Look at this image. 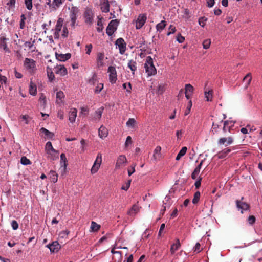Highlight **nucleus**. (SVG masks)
Here are the masks:
<instances>
[{
  "mask_svg": "<svg viewBox=\"0 0 262 262\" xmlns=\"http://www.w3.org/2000/svg\"><path fill=\"white\" fill-rule=\"evenodd\" d=\"M53 147L51 142L48 141L46 143L45 146V150L46 151L47 154L52 149H53Z\"/></svg>",
  "mask_w": 262,
  "mask_h": 262,
  "instance_id": "nucleus-44",
  "label": "nucleus"
},
{
  "mask_svg": "<svg viewBox=\"0 0 262 262\" xmlns=\"http://www.w3.org/2000/svg\"><path fill=\"white\" fill-rule=\"evenodd\" d=\"M145 73L148 77L154 76L157 73V70L154 65L153 59L151 56H147L144 63Z\"/></svg>",
  "mask_w": 262,
  "mask_h": 262,
  "instance_id": "nucleus-1",
  "label": "nucleus"
},
{
  "mask_svg": "<svg viewBox=\"0 0 262 262\" xmlns=\"http://www.w3.org/2000/svg\"><path fill=\"white\" fill-rule=\"evenodd\" d=\"M96 74L94 73L92 77L89 80L88 83L91 85H94L96 83Z\"/></svg>",
  "mask_w": 262,
  "mask_h": 262,
  "instance_id": "nucleus-48",
  "label": "nucleus"
},
{
  "mask_svg": "<svg viewBox=\"0 0 262 262\" xmlns=\"http://www.w3.org/2000/svg\"><path fill=\"white\" fill-rule=\"evenodd\" d=\"M234 123L235 122L232 120L225 121L224 123L223 131L225 132L227 131L230 132V127L229 125V124H234Z\"/></svg>",
  "mask_w": 262,
  "mask_h": 262,
  "instance_id": "nucleus-34",
  "label": "nucleus"
},
{
  "mask_svg": "<svg viewBox=\"0 0 262 262\" xmlns=\"http://www.w3.org/2000/svg\"><path fill=\"white\" fill-rule=\"evenodd\" d=\"M34 41H26L24 43V46L26 48H27L29 50H31L32 51L35 50V47H34Z\"/></svg>",
  "mask_w": 262,
  "mask_h": 262,
  "instance_id": "nucleus-39",
  "label": "nucleus"
},
{
  "mask_svg": "<svg viewBox=\"0 0 262 262\" xmlns=\"http://www.w3.org/2000/svg\"><path fill=\"white\" fill-rule=\"evenodd\" d=\"M29 91L30 94L32 96H35L37 93L36 85L32 81H31L30 82Z\"/></svg>",
  "mask_w": 262,
  "mask_h": 262,
  "instance_id": "nucleus-22",
  "label": "nucleus"
},
{
  "mask_svg": "<svg viewBox=\"0 0 262 262\" xmlns=\"http://www.w3.org/2000/svg\"><path fill=\"white\" fill-rule=\"evenodd\" d=\"M64 98V94L61 91L57 92L56 93V103L60 104L63 102Z\"/></svg>",
  "mask_w": 262,
  "mask_h": 262,
  "instance_id": "nucleus-28",
  "label": "nucleus"
},
{
  "mask_svg": "<svg viewBox=\"0 0 262 262\" xmlns=\"http://www.w3.org/2000/svg\"><path fill=\"white\" fill-rule=\"evenodd\" d=\"M211 44L210 39H206L203 42V47L204 49H208L209 48Z\"/></svg>",
  "mask_w": 262,
  "mask_h": 262,
  "instance_id": "nucleus-49",
  "label": "nucleus"
},
{
  "mask_svg": "<svg viewBox=\"0 0 262 262\" xmlns=\"http://www.w3.org/2000/svg\"><path fill=\"white\" fill-rule=\"evenodd\" d=\"M207 18H205V17H201L199 19V24L201 27H204L205 25V22Z\"/></svg>",
  "mask_w": 262,
  "mask_h": 262,
  "instance_id": "nucleus-57",
  "label": "nucleus"
},
{
  "mask_svg": "<svg viewBox=\"0 0 262 262\" xmlns=\"http://www.w3.org/2000/svg\"><path fill=\"white\" fill-rule=\"evenodd\" d=\"M55 56L56 59L60 61H66L71 57V54L70 53L62 54L56 53Z\"/></svg>",
  "mask_w": 262,
  "mask_h": 262,
  "instance_id": "nucleus-19",
  "label": "nucleus"
},
{
  "mask_svg": "<svg viewBox=\"0 0 262 262\" xmlns=\"http://www.w3.org/2000/svg\"><path fill=\"white\" fill-rule=\"evenodd\" d=\"M55 73L61 76L66 75L68 73L67 69L63 65L57 66L55 68Z\"/></svg>",
  "mask_w": 262,
  "mask_h": 262,
  "instance_id": "nucleus-15",
  "label": "nucleus"
},
{
  "mask_svg": "<svg viewBox=\"0 0 262 262\" xmlns=\"http://www.w3.org/2000/svg\"><path fill=\"white\" fill-rule=\"evenodd\" d=\"M97 26H98V27L97 28V31L98 32H102L103 29V27L102 21V20L101 19H99L98 20V21H97Z\"/></svg>",
  "mask_w": 262,
  "mask_h": 262,
  "instance_id": "nucleus-46",
  "label": "nucleus"
},
{
  "mask_svg": "<svg viewBox=\"0 0 262 262\" xmlns=\"http://www.w3.org/2000/svg\"><path fill=\"white\" fill-rule=\"evenodd\" d=\"M108 134V130L103 125H101L98 129L99 137L101 139L106 138Z\"/></svg>",
  "mask_w": 262,
  "mask_h": 262,
  "instance_id": "nucleus-17",
  "label": "nucleus"
},
{
  "mask_svg": "<svg viewBox=\"0 0 262 262\" xmlns=\"http://www.w3.org/2000/svg\"><path fill=\"white\" fill-rule=\"evenodd\" d=\"M140 210V207L136 204L134 205L127 211V214L129 216H135Z\"/></svg>",
  "mask_w": 262,
  "mask_h": 262,
  "instance_id": "nucleus-21",
  "label": "nucleus"
},
{
  "mask_svg": "<svg viewBox=\"0 0 262 262\" xmlns=\"http://www.w3.org/2000/svg\"><path fill=\"white\" fill-rule=\"evenodd\" d=\"M8 40V38H6L4 36L0 37V48L3 49L5 52L10 53V50L8 47L7 41Z\"/></svg>",
  "mask_w": 262,
  "mask_h": 262,
  "instance_id": "nucleus-12",
  "label": "nucleus"
},
{
  "mask_svg": "<svg viewBox=\"0 0 262 262\" xmlns=\"http://www.w3.org/2000/svg\"><path fill=\"white\" fill-rule=\"evenodd\" d=\"M67 162L68 161L66 155L64 153H62L60 155V170L62 175H63L67 171V167L68 165Z\"/></svg>",
  "mask_w": 262,
  "mask_h": 262,
  "instance_id": "nucleus-5",
  "label": "nucleus"
},
{
  "mask_svg": "<svg viewBox=\"0 0 262 262\" xmlns=\"http://www.w3.org/2000/svg\"><path fill=\"white\" fill-rule=\"evenodd\" d=\"M248 222L250 225H253L255 222V217L253 215L249 216Z\"/></svg>",
  "mask_w": 262,
  "mask_h": 262,
  "instance_id": "nucleus-60",
  "label": "nucleus"
},
{
  "mask_svg": "<svg viewBox=\"0 0 262 262\" xmlns=\"http://www.w3.org/2000/svg\"><path fill=\"white\" fill-rule=\"evenodd\" d=\"M233 139L232 137H228L227 138H222L219 139L218 141L219 145H225V146H227L229 145H231L233 143Z\"/></svg>",
  "mask_w": 262,
  "mask_h": 262,
  "instance_id": "nucleus-10",
  "label": "nucleus"
},
{
  "mask_svg": "<svg viewBox=\"0 0 262 262\" xmlns=\"http://www.w3.org/2000/svg\"><path fill=\"white\" fill-rule=\"evenodd\" d=\"M127 162L126 157L124 155H120L117 160L115 168L119 169Z\"/></svg>",
  "mask_w": 262,
  "mask_h": 262,
  "instance_id": "nucleus-13",
  "label": "nucleus"
},
{
  "mask_svg": "<svg viewBox=\"0 0 262 262\" xmlns=\"http://www.w3.org/2000/svg\"><path fill=\"white\" fill-rule=\"evenodd\" d=\"M25 69L30 74H34L36 70V62L33 59L26 58L24 61Z\"/></svg>",
  "mask_w": 262,
  "mask_h": 262,
  "instance_id": "nucleus-2",
  "label": "nucleus"
},
{
  "mask_svg": "<svg viewBox=\"0 0 262 262\" xmlns=\"http://www.w3.org/2000/svg\"><path fill=\"white\" fill-rule=\"evenodd\" d=\"M63 21V18L61 17L58 18L54 30H57V31H61Z\"/></svg>",
  "mask_w": 262,
  "mask_h": 262,
  "instance_id": "nucleus-33",
  "label": "nucleus"
},
{
  "mask_svg": "<svg viewBox=\"0 0 262 262\" xmlns=\"http://www.w3.org/2000/svg\"><path fill=\"white\" fill-rule=\"evenodd\" d=\"M20 118L25 122V123L26 124H28L29 123V121H28L29 116L28 115H22L20 117Z\"/></svg>",
  "mask_w": 262,
  "mask_h": 262,
  "instance_id": "nucleus-64",
  "label": "nucleus"
},
{
  "mask_svg": "<svg viewBox=\"0 0 262 262\" xmlns=\"http://www.w3.org/2000/svg\"><path fill=\"white\" fill-rule=\"evenodd\" d=\"M187 148L186 147H183L180 150V151L178 154L176 160L177 161H179L183 156H184L187 151Z\"/></svg>",
  "mask_w": 262,
  "mask_h": 262,
  "instance_id": "nucleus-35",
  "label": "nucleus"
},
{
  "mask_svg": "<svg viewBox=\"0 0 262 262\" xmlns=\"http://www.w3.org/2000/svg\"><path fill=\"white\" fill-rule=\"evenodd\" d=\"M47 75H48V77L50 81H53L55 78L54 74L53 72L51 71H47Z\"/></svg>",
  "mask_w": 262,
  "mask_h": 262,
  "instance_id": "nucleus-51",
  "label": "nucleus"
},
{
  "mask_svg": "<svg viewBox=\"0 0 262 262\" xmlns=\"http://www.w3.org/2000/svg\"><path fill=\"white\" fill-rule=\"evenodd\" d=\"M205 98L207 101H211L213 98L212 90H207L204 91Z\"/></svg>",
  "mask_w": 262,
  "mask_h": 262,
  "instance_id": "nucleus-23",
  "label": "nucleus"
},
{
  "mask_svg": "<svg viewBox=\"0 0 262 262\" xmlns=\"http://www.w3.org/2000/svg\"><path fill=\"white\" fill-rule=\"evenodd\" d=\"M12 228L13 230H15L18 228V224L15 220H13L11 223Z\"/></svg>",
  "mask_w": 262,
  "mask_h": 262,
  "instance_id": "nucleus-58",
  "label": "nucleus"
},
{
  "mask_svg": "<svg viewBox=\"0 0 262 262\" xmlns=\"http://www.w3.org/2000/svg\"><path fill=\"white\" fill-rule=\"evenodd\" d=\"M192 101L191 100H190L189 101V103H188V104L187 106V108H186V110H185V115L186 116L188 114H189L190 112V110H191V108L192 107Z\"/></svg>",
  "mask_w": 262,
  "mask_h": 262,
  "instance_id": "nucleus-50",
  "label": "nucleus"
},
{
  "mask_svg": "<svg viewBox=\"0 0 262 262\" xmlns=\"http://www.w3.org/2000/svg\"><path fill=\"white\" fill-rule=\"evenodd\" d=\"M165 91L164 85L163 84L159 85L157 89V93L159 94H162Z\"/></svg>",
  "mask_w": 262,
  "mask_h": 262,
  "instance_id": "nucleus-53",
  "label": "nucleus"
},
{
  "mask_svg": "<svg viewBox=\"0 0 262 262\" xmlns=\"http://www.w3.org/2000/svg\"><path fill=\"white\" fill-rule=\"evenodd\" d=\"M103 89V84L102 83H98L95 89V93L96 94L99 93Z\"/></svg>",
  "mask_w": 262,
  "mask_h": 262,
  "instance_id": "nucleus-47",
  "label": "nucleus"
},
{
  "mask_svg": "<svg viewBox=\"0 0 262 262\" xmlns=\"http://www.w3.org/2000/svg\"><path fill=\"white\" fill-rule=\"evenodd\" d=\"M201 180H202V178H201L200 177H199L197 179V180H196V182H195V183H194V185H195V187H196V188H199V187H200V186H201Z\"/></svg>",
  "mask_w": 262,
  "mask_h": 262,
  "instance_id": "nucleus-63",
  "label": "nucleus"
},
{
  "mask_svg": "<svg viewBox=\"0 0 262 262\" xmlns=\"http://www.w3.org/2000/svg\"><path fill=\"white\" fill-rule=\"evenodd\" d=\"M117 22L115 20H111L108 24L106 29V33L107 35L112 36L117 29Z\"/></svg>",
  "mask_w": 262,
  "mask_h": 262,
  "instance_id": "nucleus-7",
  "label": "nucleus"
},
{
  "mask_svg": "<svg viewBox=\"0 0 262 262\" xmlns=\"http://www.w3.org/2000/svg\"><path fill=\"white\" fill-rule=\"evenodd\" d=\"M64 0H53L52 4V9L53 10H57L63 4Z\"/></svg>",
  "mask_w": 262,
  "mask_h": 262,
  "instance_id": "nucleus-24",
  "label": "nucleus"
},
{
  "mask_svg": "<svg viewBox=\"0 0 262 262\" xmlns=\"http://www.w3.org/2000/svg\"><path fill=\"white\" fill-rule=\"evenodd\" d=\"M79 12V9L77 7L73 6L70 9V17H77V15Z\"/></svg>",
  "mask_w": 262,
  "mask_h": 262,
  "instance_id": "nucleus-27",
  "label": "nucleus"
},
{
  "mask_svg": "<svg viewBox=\"0 0 262 262\" xmlns=\"http://www.w3.org/2000/svg\"><path fill=\"white\" fill-rule=\"evenodd\" d=\"M102 162V155L99 153L91 169L92 174L96 173L100 167Z\"/></svg>",
  "mask_w": 262,
  "mask_h": 262,
  "instance_id": "nucleus-4",
  "label": "nucleus"
},
{
  "mask_svg": "<svg viewBox=\"0 0 262 262\" xmlns=\"http://www.w3.org/2000/svg\"><path fill=\"white\" fill-rule=\"evenodd\" d=\"M185 93H189L190 94H192L193 90H194V88H193V86L190 84H185Z\"/></svg>",
  "mask_w": 262,
  "mask_h": 262,
  "instance_id": "nucleus-40",
  "label": "nucleus"
},
{
  "mask_svg": "<svg viewBox=\"0 0 262 262\" xmlns=\"http://www.w3.org/2000/svg\"><path fill=\"white\" fill-rule=\"evenodd\" d=\"M161 150V147L160 146H157L154 149L153 154V158L155 160H157L160 157Z\"/></svg>",
  "mask_w": 262,
  "mask_h": 262,
  "instance_id": "nucleus-26",
  "label": "nucleus"
},
{
  "mask_svg": "<svg viewBox=\"0 0 262 262\" xmlns=\"http://www.w3.org/2000/svg\"><path fill=\"white\" fill-rule=\"evenodd\" d=\"M203 162V160H202L201 161V162L200 163V164L195 167L194 171L192 173L191 178L192 179L195 180V179H197L198 176H199V174L200 173V170H201Z\"/></svg>",
  "mask_w": 262,
  "mask_h": 262,
  "instance_id": "nucleus-20",
  "label": "nucleus"
},
{
  "mask_svg": "<svg viewBox=\"0 0 262 262\" xmlns=\"http://www.w3.org/2000/svg\"><path fill=\"white\" fill-rule=\"evenodd\" d=\"M104 54L102 52H99L97 54V58H96V63L97 66L98 68L103 67L104 66Z\"/></svg>",
  "mask_w": 262,
  "mask_h": 262,
  "instance_id": "nucleus-11",
  "label": "nucleus"
},
{
  "mask_svg": "<svg viewBox=\"0 0 262 262\" xmlns=\"http://www.w3.org/2000/svg\"><path fill=\"white\" fill-rule=\"evenodd\" d=\"M132 138L130 136H128L127 137L126 141L125 143V146L126 148L128 147L129 145L132 144Z\"/></svg>",
  "mask_w": 262,
  "mask_h": 262,
  "instance_id": "nucleus-52",
  "label": "nucleus"
},
{
  "mask_svg": "<svg viewBox=\"0 0 262 262\" xmlns=\"http://www.w3.org/2000/svg\"><path fill=\"white\" fill-rule=\"evenodd\" d=\"M128 67L130 69L133 74L137 69L136 62L133 60H129L127 63Z\"/></svg>",
  "mask_w": 262,
  "mask_h": 262,
  "instance_id": "nucleus-37",
  "label": "nucleus"
},
{
  "mask_svg": "<svg viewBox=\"0 0 262 262\" xmlns=\"http://www.w3.org/2000/svg\"><path fill=\"white\" fill-rule=\"evenodd\" d=\"M100 228V225L96 223V222L92 221L91 224L90 232H97Z\"/></svg>",
  "mask_w": 262,
  "mask_h": 262,
  "instance_id": "nucleus-31",
  "label": "nucleus"
},
{
  "mask_svg": "<svg viewBox=\"0 0 262 262\" xmlns=\"http://www.w3.org/2000/svg\"><path fill=\"white\" fill-rule=\"evenodd\" d=\"M46 247L48 248L51 252L56 253L57 252L61 247L57 241H54L52 244H48Z\"/></svg>",
  "mask_w": 262,
  "mask_h": 262,
  "instance_id": "nucleus-9",
  "label": "nucleus"
},
{
  "mask_svg": "<svg viewBox=\"0 0 262 262\" xmlns=\"http://www.w3.org/2000/svg\"><path fill=\"white\" fill-rule=\"evenodd\" d=\"M185 38L182 36L180 34H178L177 37V41L179 43H182L184 41Z\"/></svg>",
  "mask_w": 262,
  "mask_h": 262,
  "instance_id": "nucleus-62",
  "label": "nucleus"
},
{
  "mask_svg": "<svg viewBox=\"0 0 262 262\" xmlns=\"http://www.w3.org/2000/svg\"><path fill=\"white\" fill-rule=\"evenodd\" d=\"M108 79L111 84H114L117 80V75L116 68L114 66H109L107 69Z\"/></svg>",
  "mask_w": 262,
  "mask_h": 262,
  "instance_id": "nucleus-3",
  "label": "nucleus"
},
{
  "mask_svg": "<svg viewBox=\"0 0 262 262\" xmlns=\"http://www.w3.org/2000/svg\"><path fill=\"white\" fill-rule=\"evenodd\" d=\"M49 177L51 181L53 183H56L58 180V174L55 171L51 170L49 172Z\"/></svg>",
  "mask_w": 262,
  "mask_h": 262,
  "instance_id": "nucleus-32",
  "label": "nucleus"
},
{
  "mask_svg": "<svg viewBox=\"0 0 262 262\" xmlns=\"http://www.w3.org/2000/svg\"><path fill=\"white\" fill-rule=\"evenodd\" d=\"M103 107H100L95 111V116L94 117L95 120H100L101 118L103 111Z\"/></svg>",
  "mask_w": 262,
  "mask_h": 262,
  "instance_id": "nucleus-36",
  "label": "nucleus"
},
{
  "mask_svg": "<svg viewBox=\"0 0 262 262\" xmlns=\"http://www.w3.org/2000/svg\"><path fill=\"white\" fill-rule=\"evenodd\" d=\"M20 163L24 165H27L31 163L30 161L25 156L21 158Z\"/></svg>",
  "mask_w": 262,
  "mask_h": 262,
  "instance_id": "nucleus-45",
  "label": "nucleus"
},
{
  "mask_svg": "<svg viewBox=\"0 0 262 262\" xmlns=\"http://www.w3.org/2000/svg\"><path fill=\"white\" fill-rule=\"evenodd\" d=\"M136 123V121L134 118H129L128 120L126 122V125L128 127H131L134 128L135 126V124Z\"/></svg>",
  "mask_w": 262,
  "mask_h": 262,
  "instance_id": "nucleus-43",
  "label": "nucleus"
},
{
  "mask_svg": "<svg viewBox=\"0 0 262 262\" xmlns=\"http://www.w3.org/2000/svg\"><path fill=\"white\" fill-rule=\"evenodd\" d=\"M93 46L92 44H88L85 46L86 54L90 55L91 53Z\"/></svg>",
  "mask_w": 262,
  "mask_h": 262,
  "instance_id": "nucleus-56",
  "label": "nucleus"
},
{
  "mask_svg": "<svg viewBox=\"0 0 262 262\" xmlns=\"http://www.w3.org/2000/svg\"><path fill=\"white\" fill-rule=\"evenodd\" d=\"M100 9L102 12L107 13L110 11V5L108 0H100Z\"/></svg>",
  "mask_w": 262,
  "mask_h": 262,
  "instance_id": "nucleus-14",
  "label": "nucleus"
},
{
  "mask_svg": "<svg viewBox=\"0 0 262 262\" xmlns=\"http://www.w3.org/2000/svg\"><path fill=\"white\" fill-rule=\"evenodd\" d=\"M40 131L41 133H43L49 139L53 138L54 136V134L53 133L51 132L44 127L41 128Z\"/></svg>",
  "mask_w": 262,
  "mask_h": 262,
  "instance_id": "nucleus-30",
  "label": "nucleus"
},
{
  "mask_svg": "<svg viewBox=\"0 0 262 262\" xmlns=\"http://www.w3.org/2000/svg\"><path fill=\"white\" fill-rule=\"evenodd\" d=\"M123 88L126 90L128 92H130L132 86L130 83L129 82L127 84L126 83L123 84Z\"/></svg>",
  "mask_w": 262,
  "mask_h": 262,
  "instance_id": "nucleus-59",
  "label": "nucleus"
},
{
  "mask_svg": "<svg viewBox=\"0 0 262 262\" xmlns=\"http://www.w3.org/2000/svg\"><path fill=\"white\" fill-rule=\"evenodd\" d=\"M251 79H252V78H251L250 73H248L244 78V80H247V86L248 85H249V84L250 83Z\"/></svg>",
  "mask_w": 262,
  "mask_h": 262,
  "instance_id": "nucleus-54",
  "label": "nucleus"
},
{
  "mask_svg": "<svg viewBox=\"0 0 262 262\" xmlns=\"http://www.w3.org/2000/svg\"><path fill=\"white\" fill-rule=\"evenodd\" d=\"M39 101L44 106L46 105V98L44 95L42 94L40 95L39 98Z\"/></svg>",
  "mask_w": 262,
  "mask_h": 262,
  "instance_id": "nucleus-55",
  "label": "nucleus"
},
{
  "mask_svg": "<svg viewBox=\"0 0 262 262\" xmlns=\"http://www.w3.org/2000/svg\"><path fill=\"white\" fill-rule=\"evenodd\" d=\"M24 3L26 8L28 10H31L32 9V0H24Z\"/></svg>",
  "mask_w": 262,
  "mask_h": 262,
  "instance_id": "nucleus-42",
  "label": "nucleus"
},
{
  "mask_svg": "<svg viewBox=\"0 0 262 262\" xmlns=\"http://www.w3.org/2000/svg\"><path fill=\"white\" fill-rule=\"evenodd\" d=\"M200 192L199 191H196L195 192L193 198L192 199V203L193 204H196L200 200Z\"/></svg>",
  "mask_w": 262,
  "mask_h": 262,
  "instance_id": "nucleus-41",
  "label": "nucleus"
},
{
  "mask_svg": "<svg viewBox=\"0 0 262 262\" xmlns=\"http://www.w3.org/2000/svg\"><path fill=\"white\" fill-rule=\"evenodd\" d=\"M180 246V241L178 238L176 239V243L173 244L170 248V252L172 254L174 253V252L178 250Z\"/></svg>",
  "mask_w": 262,
  "mask_h": 262,
  "instance_id": "nucleus-29",
  "label": "nucleus"
},
{
  "mask_svg": "<svg viewBox=\"0 0 262 262\" xmlns=\"http://www.w3.org/2000/svg\"><path fill=\"white\" fill-rule=\"evenodd\" d=\"M166 23L164 20H162L160 23L156 25V29L157 31L161 32L165 27Z\"/></svg>",
  "mask_w": 262,
  "mask_h": 262,
  "instance_id": "nucleus-38",
  "label": "nucleus"
},
{
  "mask_svg": "<svg viewBox=\"0 0 262 262\" xmlns=\"http://www.w3.org/2000/svg\"><path fill=\"white\" fill-rule=\"evenodd\" d=\"M50 158L53 160L58 158L59 152L54 148L49 152L47 154Z\"/></svg>",
  "mask_w": 262,
  "mask_h": 262,
  "instance_id": "nucleus-25",
  "label": "nucleus"
},
{
  "mask_svg": "<svg viewBox=\"0 0 262 262\" xmlns=\"http://www.w3.org/2000/svg\"><path fill=\"white\" fill-rule=\"evenodd\" d=\"M77 110L75 108L70 109L69 112V120L71 123H73L75 121L77 117Z\"/></svg>",
  "mask_w": 262,
  "mask_h": 262,
  "instance_id": "nucleus-18",
  "label": "nucleus"
},
{
  "mask_svg": "<svg viewBox=\"0 0 262 262\" xmlns=\"http://www.w3.org/2000/svg\"><path fill=\"white\" fill-rule=\"evenodd\" d=\"M236 204L237 208L239 210H241V212L242 213H243L244 211L248 210L249 207V205L247 203L238 200L236 201Z\"/></svg>",
  "mask_w": 262,
  "mask_h": 262,
  "instance_id": "nucleus-16",
  "label": "nucleus"
},
{
  "mask_svg": "<svg viewBox=\"0 0 262 262\" xmlns=\"http://www.w3.org/2000/svg\"><path fill=\"white\" fill-rule=\"evenodd\" d=\"M70 232L68 230H63V231H62L60 234H59V236L61 237H64L66 236H68V234H69Z\"/></svg>",
  "mask_w": 262,
  "mask_h": 262,
  "instance_id": "nucleus-61",
  "label": "nucleus"
},
{
  "mask_svg": "<svg viewBox=\"0 0 262 262\" xmlns=\"http://www.w3.org/2000/svg\"><path fill=\"white\" fill-rule=\"evenodd\" d=\"M115 45L118 47L119 53L121 54H123L126 50V43L124 39L122 38L117 39L115 42Z\"/></svg>",
  "mask_w": 262,
  "mask_h": 262,
  "instance_id": "nucleus-8",
  "label": "nucleus"
},
{
  "mask_svg": "<svg viewBox=\"0 0 262 262\" xmlns=\"http://www.w3.org/2000/svg\"><path fill=\"white\" fill-rule=\"evenodd\" d=\"M147 16L145 14H139L136 21V28L137 29H141L145 24Z\"/></svg>",
  "mask_w": 262,
  "mask_h": 262,
  "instance_id": "nucleus-6",
  "label": "nucleus"
}]
</instances>
